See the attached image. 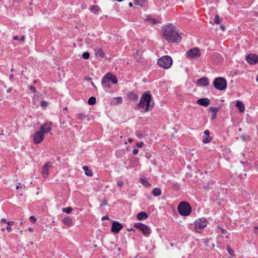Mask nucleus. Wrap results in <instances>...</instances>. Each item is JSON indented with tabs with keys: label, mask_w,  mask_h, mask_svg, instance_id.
Returning <instances> with one entry per match:
<instances>
[{
	"label": "nucleus",
	"mask_w": 258,
	"mask_h": 258,
	"mask_svg": "<svg viewBox=\"0 0 258 258\" xmlns=\"http://www.w3.org/2000/svg\"><path fill=\"white\" fill-rule=\"evenodd\" d=\"M163 38L169 42L178 43L181 40V37L177 32L175 27L169 24L162 28Z\"/></svg>",
	"instance_id": "1"
},
{
	"label": "nucleus",
	"mask_w": 258,
	"mask_h": 258,
	"mask_svg": "<svg viewBox=\"0 0 258 258\" xmlns=\"http://www.w3.org/2000/svg\"><path fill=\"white\" fill-rule=\"evenodd\" d=\"M90 10L93 13L96 14L100 10V9L98 6H94L90 8Z\"/></svg>",
	"instance_id": "28"
},
{
	"label": "nucleus",
	"mask_w": 258,
	"mask_h": 258,
	"mask_svg": "<svg viewBox=\"0 0 258 258\" xmlns=\"http://www.w3.org/2000/svg\"><path fill=\"white\" fill-rule=\"evenodd\" d=\"M219 229L220 230L221 232L222 233L224 234V233L227 232L226 230L225 229H224V228H221V227H219Z\"/></svg>",
	"instance_id": "45"
},
{
	"label": "nucleus",
	"mask_w": 258,
	"mask_h": 258,
	"mask_svg": "<svg viewBox=\"0 0 258 258\" xmlns=\"http://www.w3.org/2000/svg\"><path fill=\"white\" fill-rule=\"evenodd\" d=\"M140 182L146 186H150L151 185L150 183L145 178H140Z\"/></svg>",
	"instance_id": "27"
},
{
	"label": "nucleus",
	"mask_w": 258,
	"mask_h": 258,
	"mask_svg": "<svg viewBox=\"0 0 258 258\" xmlns=\"http://www.w3.org/2000/svg\"><path fill=\"white\" fill-rule=\"evenodd\" d=\"M209 110L211 111L214 112V113H217V112L219 111V108L216 107H210L209 108Z\"/></svg>",
	"instance_id": "36"
},
{
	"label": "nucleus",
	"mask_w": 258,
	"mask_h": 258,
	"mask_svg": "<svg viewBox=\"0 0 258 258\" xmlns=\"http://www.w3.org/2000/svg\"><path fill=\"white\" fill-rule=\"evenodd\" d=\"M246 173H245L243 176L240 174V175H239V177L240 178H243V176H246Z\"/></svg>",
	"instance_id": "58"
},
{
	"label": "nucleus",
	"mask_w": 258,
	"mask_h": 258,
	"mask_svg": "<svg viewBox=\"0 0 258 258\" xmlns=\"http://www.w3.org/2000/svg\"><path fill=\"white\" fill-rule=\"evenodd\" d=\"M222 19H220L218 15H216L214 19V23L217 24H219Z\"/></svg>",
	"instance_id": "33"
},
{
	"label": "nucleus",
	"mask_w": 258,
	"mask_h": 258,
	"mask_svg": "<svg viewBox=\"0 0 258 258\" xmlns=\"http://www.w3.org/2000/svg\"><path fill=\"white\" fill-rule=\"evenodd\" d=\"M144 145V143L143 142H140L137 143V146L138 148H142Z\"/></svg>",
	"instance_id": "41"
},
{
	"label": "nucleus",
	"mask_w": 258,
	"mask_h": 258,
	"mask_svg": "<svg viewBox=\"0 0 258 258\" xmlns=\"http://www.w3.org/2000/svg\"><path fill=\"white\" fill-rule=\"evenodd\" d=\"M107 75H109V76H108V80L109 81H111L114 84H115L117 83V79L115 76L112 75L110 73H107Z\"/></svg>",
	"instance_id": "23"
},
{
	"label": "nucleus",
	"mask_w": 258,
	"mask_h": 258,
	"mask_svg": "<svg viewBox=\"0 0 258 258\" xmlns=\"http://www.w3.org/2000/svg\"><path fill=\"white\" fill-rule=\"evenodd\" d=\"M204 134L205 135H206V136H208L210 134V131L209 130H206L205 132H204Z\"/></svg>",
	"instance_id": "48"
},
{
	"label": "nucleus",
	"mask_w": 258,
	"mask_h": 258,
	"mask_svg": "<svg viewBox=\"0 0 258 258\" xmlns=\"http://www.w3.org/2000/svg\"><path fill=\"white\" fill-rule=\"evenodd\" d=\"M198 84L202 86H207L209 85V80L207 78L204 77L198 80Z\"/></svg>",
	"instance_id": "15"
},
{
	"label": "nucleus",
	"mask_w": 258,
	"mask_h": 258,
	"mask_svg": "<svg viewBox=\"0 0 258 258\" xmlns=\"http://www.w3.org/2000/svg\"><path fill=\"white\" fill-rule=\"evenodd\" d=\"M13 78L14 75L13 74L10 75V76H9L10 80H13Z\"/></svg>",
	"instance_id": "54"
},
{
	"label": "nucleus",
	"mask_w": 258,
	"mask_h": 258,
	"mask_svg": "<svg viewBox=\"0 0 258 258\" xmlns=\"http://www.w3.org/2000/svg\"><path fill=\"white\" fill-rule=\"evenodd\" d=\"M236 106L240 112H243L245 110L244 105L241 101L238 100L237 101Z\"/></svg>",
	"instance_id": "18"
},
{
	"label": "nucleus",
	"mask_w": 258,
	"mask_h": 258,
	"mask_svg": "<svg viewBox=\"0 0 258 258\" xmlns=\"http://www.w3.org/2000/svg\"><path fill=\"white\" fill-rule=\"evenodd\" d=\"M226 249L229 252V253L232 256L234 255V251L233 250L230 248V246L229 245H227L226 246Z\"/></svg>",
	"instance_id": "35"
},
{
	"label": "nucleus",
	"mask_w": 258,
	"mask_h": 258,
	"mask_svg": "<svg viewBox=\"0 0 258 258\" xmlns=\"http://www.w3.org/2000/svg\"><path fill=\"white\" fill-rule=\"evenodd\" d=\"M91 84L92 85V86H93L95 88H96V86L94 85V84L93 83V82H91Z\"/></svg>",
	"instance_id": "59"
},
{
	"label": "nucleus",
	"mask_w": 258,
	"mask_h": 258,
	"mask_svg": "<svg viewBox=\"0 0 258 258\" xmlns=\"http://www.w3.org/2000/svg\"><path fill=\"white\" fill-rule=\"evenodd\" d=\"M8 226L6 227V229L9 232H10L12 231V228L11 226L14 224L13 221H9L7 222Z\"/></svg>",
	"instance_id": "32"
},
{
	"label": "nucleus",
	"mask_w": 258,
	"mask_h": 258,
	"mask_svg": "<svg viewBox=\"0 0 258 258\" xmlns=\"http://www.w3.org/2000/svg\"><path fill=\"white\" fill-rule=\"evenodd\" d=\"M123 184V183L122 181H118L117 182V185H118V186H120V187L122 186Z\"/></svg>",
	"instance_id": "49"
},
{
	"label": "nucleus",
	"mask_w": 258,
	"mask_h": 258,
	"mask_svg": "<svg viewBox=\"0 0 258 258\" xmlns=\"http://www.w3.org/2000/svg\"><path fill=\"white\" fill-rule=\"evenodd\" d=\"M152 96L149 92H146L141 96L140 102L138 105L139 108L145 107V112H147L153 109L154 103L152 101Z\"/></svg>",
	"instance_id": "2"
},
{
	"label": "nucleus",
	"mask_w": 258,
	"mask_h": 258,
	"mask_svg": "<svg viewBox=\"0 0 258 258\" xmlns=\"http://www.w3.org/2000/svg\"><path fill=\"white\" fill-rule=\"evenodd\" d=\"M28 230H29L30 231H31H31H33V228H31V227H30V228H28Z\"/></svg>",
	"instance_id": "62"
},
{
	"label": "nucleus",
	"mask_w": 258,
	"mask_h": 258,
	"mask_svg": "<svg viewBox=\"0 0 258 258\" xmlns=\"http://www.w3.org/2000/svg\"><path fill=\"white\" fill-rule=\"evenodd\" d=\"M128 142H130V143H131V142H133V140L131 138H129L128 139Z\"/></svg>",
	"instance_id": "60"
},
{
	"label": "nucleus",
	"mask_w": 258,
	"mask_h": 258,
	"mask_svg": "<svg viewBox=\"0 0 258 258\" xmlns=\"http://www.w3.org/2000/svg\"><path fill=\"white\" fill-rule=\"evenodd\" d=\"M82 57L84 59H88L90 57V53L88 52H85L83 53Z\"/></svg>",
	"instance_id": "37"
},
{
	"label": "nucleus",
	"mask_w": 258,
	"mask_h": 258,
	"mask_svg": "<svg viewBox=\"0 0 258 258\" xmlns=\"http://www.w3.org/2000/svg\"><path fill=\"white\" fill-rule=\"evenodd\" d=\"M248 137V136L246 135H243L241 136V138H242V140L244 141H246L247 140Z\"/></svg>",
	"instance_id": "43"
},
{
	"label": "nucleus",
	"mask_w": 258,
	"mask_h": 258,
	"mask_svg": "<svg viewBox=\"0 0 258 258\" xmlns=\"http://www.w3.org/2000/svg\"><path fill=\"white\" fill-rule=\"evenodd\" d=\"M1 221L2 222H6V223H7L8 222L7 221L6 219L5 218H3L1 219Z\"/></svg>",
	"instance_id": "57"
},
{
	"label": "nucleus",
	"mask_w": 258,
	"mask_h": 258,
	"mask_svg": "<svg viewBox=\"0 0 258 258\" xmlns=\"http://www.w3.org/2000/svg\"><path fill=\"white\" fill-rule=\"evenodd\" d=\"M19 188H20V186H19V185L16 186V188L17 189H18Z\"/></svg>",
	"instance_id": "63"
},
{
	"label": "nucleus",
	"mask_w": 258,
	"mask_h": 258,
	"mask_svg": "<svg viewBox=\"0 0 258 258\" xmlns=\"http://www.w3.org/2000/svg\"><path fill=\"white\" fill-rule=\"evenodd\" d=\"M177 210L180 215L187 216L191 213V207L187 202L182 201L178 204Z\"/></svg>",
	"instance_id": "3"
},
{
	"label": "nucleus",
	"mask_w": 258,
	"mask_h": 258,
	"mask_svg": "<svg viewBox=\"0 0 258 258\" xmlns=\"http://www.w3.org/2000/svg\"><path fill=\"white\" fill-rule=\"evenodd\" d=\"M51 122H46L40 126L39 131L44 135L45 134L48 133L51 131Z\"/></svg>",
	"instance_id": "9"
},
{
	"label": "nucleus",
	"mask_w": 258,
	"mask_h": 258,
	"mask_svg": "<svg viewBox=\"0 0 258 258\" xmlns=\"http://www.w3.org/2000/svg\"><path fill=\"white\" fill-rule=\"evenodd\" d=\"M148 217V214L144 212H141L137 214V218L139 220L146 219Z\"/></svg>",
	"instance_id": "19"
},
{
	"label": "nucleus",
	"mask_w": 258,
	"mask_h": 258,
	"mask_svg": "<svg viewBox=\"0 0 258 258\" xmlns=\"http://www.w3.org/2000/svg\"><path fill=\"white\" fill-rule=\"evenodd\" d=\"M205 243L207 246L210 247V248H213L215 246V244L214 241L212 238H209L205 242Z\"/></svg>",
	"instance_id": "21"
},
{
	"label": "nucleus",
	"mask_w": 258,
	"mask_h": 258,
	"mask_svg": "<svg viewBox=\"0 0 258 258\" xmlns=\"http://www.w3.org/2000/svg\"><path fill=\"white\" fill-rule=\"evenodd\" d=\"M214 86L218 90H224L227 87V81L222 77H218L216 78L214 81Z\"/></svg>",
	"instance_id": "5"
},
{
	"label": "nucleus",
	"mask_w": 258,
	"mask_h": 258,
	"mask_svg": "<svg viewBox=\"0 0 258 258\" xmlns=\"http://www.w3.org/2000/svg\"><path fill=\"white\" fill-rule=\"evenodd\" d=\"M107 204V201L106 200H103L101 203V206H104Z\"/></svg>",
	"instance_id": "42"
},
{
	"label": "nucleus",
	"mask_w": 258,
	"mask_h": 258,
	"mask_svg": "<svg viewBox=\"0 0 258 258\" xmlns=\"http://www.w3.org/2000/svg\"><path fill=\"white\" fill-rule=\"evenodd\" d=\"M197 103L201 106H208L210 104V100L207 98H201L197 100Z\"/></svg>",
	"instance_id": "14"
},
{
	"label": "nucleus",
	"mask_w": 258,
	"mask_h": 258,
	"mask_svg": "<svg viewBox=\"0 0 258 258\" xmlns=\"http://www.w3.org/2000/svg\"><path fill=\"white\" fill-rule=\"evenodd\" d=\"M96 98L95 97H91L88 101V103L89 105H94L96 103Z\"/></svg>",
	"instance_id": "30"
},
{
	"label": "nucleus",
	"mask_w": 258,
	"mask_h": 258,
	"mask_svg": "<svg viewBox=\"0 0 258 258\" xmlns=\"http://www.w3.org/2000/svg\"><path fill=\"white\" fill-rule=\"evenodd\" d=\"M29 219L33 222L35 223L36 221V218L34 216H31Z\"/></svg>",
	"instance_id": "40"
},
{
	"label": "nucleus",
	"mask_w": 258,
	"mask_h": 258,
	"mask_svg": "<svg viewBox=\"0 0 258 258\" xmlns=\"http://www.w3.org/2000/svg\"><path fill=\"white\" fill-rule=\"evenodd\" d=\"M47 105H48L47 102H46L45 101H41V107H46Z\"/></svg>",
	"instance_id": "39"
},
{
	"label": "nucleus",
	"mask_w": 258,
	"mask_h": 258,
	"mask_svg": "<svg viewBox=\"0 0 258 258\" xmlns=\"http://www.w3.org/2000/svg\"><path fill=\"white\" fill-rule=\"evenodd\" d=\"M188 57L190 58H197L201 56L200 49L196 47L190 49L187 52Z\"/></svg>",
	"instance_id": "8"
},
{
	"label": "nucleus",
	"mask_w": 258,
	"mask_h": 258,
	"mask_svg": "<svg viewBox=\"0 0 258 258\" xmlns=\"http://www.w3.org/2000/svg\"><path fill=\"white\" fill-rule=\"evenodd\" d=\"M138 150L136 149H135L133 150V154L134 155H137L138 153Z\"/></svg>",
	"instance_id": "47"
},
{
	"label": "nucleus",
	"mask_w": 258,
	"mask_h": 258,
	"mask_svg": "<svg viewBox=\"0 0 258 258\" xmlns=\"http://www.w3.org/2000/svg\"><path fill=\"white\" fill-rule=\"evenodd\" d=\"M158 64L164 69H169L172 64V58L168 55L163 56L158 59Z\"/></svg>",
	"instance_id": "4"
},
{
	"label": "nucleus",
	"mask_w": 258,
	"mask_h": 258,
	"mask_svg": "<svg viewBox=\"0 0 258 258\" xmlns=\"http://www.w3.org/2000/svg\"><path fill=\"white\" fill-rule=\"evenodd\" d=\"M72 208L71 207H70L66 208H63L62 212H65L67 214H70L72 212Z\"/></svg>",
	"instance_id": "34"
},
{
	"label": "nucleus",
	"mask_w": 258,
	"mask_h": 258,
	"mask_svg": "<svg viewBox=\"0 0 258 258\" xmlns=\"http://www.w3.org/2000/svg\"><path fill=\"white\" fill-rule=\"evenodd\" d=\"M203 138V142L205 144L209 143L212 141V138L209 136L204 137Z\"/></svg>",
	"instance_id": "31"
},
{
	"label": "nucleus",
	"mask_w": 258,
	"mask_h": 258,
	"mask_svg": "<svg viewBox=\"0 0 258 258\" xmlns=\"http://www.w3.org/2000/svg\"><path fill=\"white\" fill-rule=\"evenodd\" d=\"M108 76L109 75H107V74L103 77L102 80V85L104 87H109L110 86V84L109 83L108 80Z\"/></svg>",
	"instance_id": "16"
},
{
	"label": "nucleus",
	"mask_w": 258,
	"mask_h": 258,
	"mask_svg": "<svg viewBox=\"0 0 258 258\" xmlns=\"http://www.w3.org/2000/svg\"><path fill=\"white\" fill-rule=\"evenodd\" d=\"M86 117V115H85V114L84 113H79L78 116V117L80 119H83L85 118Z\"/></svg>",
	"instance_id": "38"
},
{
	"label": "nucleus",
	"mask_w": 258,
	"mask_h": 258,
	"mask_svg": "<svg viewBox=\"0 0 258 258\" xmlns=\"http://www.w3.org/2000/svg\"><path fill=\"white\" fill-rule=\"evenodd\" d=\"M52 167L50 162L48 161L42 167V174L45 178H47L49 175V168Z\"/></svg>",
	"instance_id": "10"
},
{
	"label": "nucleus",
	"mask_w": 258,
	"mask_h": 258,
	"mask_svg": "<svg viewBox=\"0 0 258 258\" xmlns=\"http://www.w3.org/2000/svg\"><path fill=\"white\" fill-rule=\"evenodd\" d=\"M207 223L205 218H201L196 220L195 222L196 231L199 233L201 232L203 228L207 226Z\"/></svg>",
	"instance_id": "6"
},
{
	"label": "nucleus",
	"mask_w": 258,
	"mask_h": 258,
	"mask_svg": "<svg viewBox=\"0 0 258 258\" xmlns=\"http://www.w3.org/2000/svg\"><path fill=\"white\" fill-rule=\"evenodd\" d=\"M25 39V36H22L21 37L20 39V40L21 41H24Z\"/></svg>",
	"instance_id": "52"
},
{
	"label": "nucleus",
	"mask_w": 258,
	"mask_h": 258,
	"mask_svg": "<svg viewBox=\"0 0 258 258\" xmlns=\"http://www.w3.org/2000/svg\"><path fill=\"white\" fill-rule=\"evenodd\" d=\"M256 82H258V76H257V77H256Z\"/></svg>",
	"instance_id": "64"
},
{
	"label": "nucleus",
	"mask_w": 258,
	"mask_h": 258,
	"mask_svg": "<svg viewBox=\"0 0 258 258\" xmlns=\"http://www.w3.org/2000/svg\"><path fill=\"white\" fill-rule=\"evenodd\" d=\"M11 91H12V88H10L8 89L7 90V92L8 93L11 92Z\"/></svg>",
	"instance_id": "55"
},
{
	"label": "nucleus",
	"mask_w": 258,
	"mask_h": 258,
	"mask_svg": "<svg viewBox=\"0 0 258 258\" xmlns=\"http://www.w3.org/2000/svg\"><path fill=\"white\" fill-rule=\"evenodd\" d=\"M217 113H214L212 116L211 119H214L216 117Z\"/></svg>",
	"instance_id": "53"
},
{
	"label": "nucleus",
	"mask_w": 258,
	"mask_h": 258,
	"mask_svg": "<svg viewBox=\"0 0 258 258\" xmlns=\"http://www.w3.org/2000/svg\"><path fill=\"white\" fill-rule=\"evenodd\" d=\"M102 220H109V217L108 216H103L102 218Z\"/></svg>",
	"instance_id": "50"
},
{
	"label": "nucleus",
	"mask_w": 258,
	"mask_h": 258,
	"mask_svg": "<svg viewBox=\"0 0 258 258\" xmlns=\"http://www.w3.org/2000/svg\"><path fill=\"white\" fill-rule=\"evenodd\" d=\"M95 52L96 55H98L101 57H105V53L104 52L103 49L100 47H96L95 48Z\"/></svg>",
	"instance_id": "20"
},
{
	"label": "nucleus",
	"mask_w": 258,
	"mask_h": 258,
	"mask_svg": "<svg viewBox=\"0 0 258 258\" xmlns=\"http://www.w3.org/2000/svg\"><path fill=\"white\" fill-rule=\"evenodd\" d=\"M62 222L67 226H71L73 224V220L70 217H67L63 219Z\"/></svg>",
	"instance_id": "22"
},
{
	"label": "nucleus",
	"mask_w": 258,
	"mask_h": 258,
	"mask_svg": "<svg viewBox=\"0 0 258 258\" xmlns=\"http://www.w3.org/2000/svg\"><path fill=\"white\" fill-rule=\"evenodd\" d=\"M220 28L221 29L222 31H225V26L224 25H221L220 26Z\"/></svg>",
	"instance_id": "51"
},
{
	"label": "nucleus",
	"mask_w": 258,
	"mask_h": 258,
	"mask_svg": "<svg viewBox=\"0 0 258 258\" xmlns=\"http://www.w3.org/2000/svg\"><path fill=\"white\" fill-rule=\"evenodd\" d=\"M128 6L130 7H132L133 6V4L132 2H130L129 4H128Z\"/></svg>",
	"instance_id": "61"
},
{
	"label": "nucleus",
	"mask_w": 258,
	"mask_h": 258,
	"mask_svg": "<svg viewBox=\"0 0 258 258\" xmlns=\"http://www.w3.org/2000/svg\"><path fill=\"white\" fill-rule=\"evenodd\" d=\"M122 225L120 223L118 222L114 221L112 224L111 230L114 233H118L122 229Z\"/></svg>",
	"instance_id": "13"
},
{
	"label": "nucleus",
	"mask_w": 258,
	"mask_h": 258,
	"mask_svg": "<svg viewBox=\"0 0 258 258\" xmlns=\"http://www.w3.org/2000/svg\"><path fill=\"white\" fill-rule=\"evenodd\" d=\"M135 227L139 228L145 236H148L150 234L149 227L143 223H138L135 224Z\"/></svg>",
	"instance_id": "7"
},
{
	"label": "nucleus",
	"mask_w": 258,
	"mask_h": 258,
	"mask_svg": "<svg viewBox=\"0 0 258 258\" xmlns=\"http://www.w3.org/2000/svg\"><path fill=\"white\" fill-rule=\"evenodd\" d=\"M19 39L18 38V36H15L14 37H13V39L15 40H17Z\"/></svg>",
	"instance_id": "56"
},
{
	"label": "nucleus",
	"mask_w": 258,
	"mask_h": 258,
	"mask_svg": "<svg viewBox=\"0 0 258 258\" xmlns=\"http://www.w3.org/2000/svg\"><path fill=\"white\" fill-rule=\"evenodd\" d=\"M83 169L85 171V174L88 176H92L93 175L92 172L89 170L88 167L87 166H84Z\"/></svg>",
	"instance_id": "25"
},
{
	"label": "nucleus",
	"mask_w": 258,
	"mask_h": 258,
	"mask_svg": "<svg viewBox=\"0 0 258 258\" xmlns=\"http://www.w3.org/2000/svg\"><path fill=\"white\" fill-rule=\"evenodd\" d=\"M150 20L151 21V23L152 24H156L157 22V21L154 19H151Z\"/></svg>",
	"instance_id": "46"
},
{
	"label": "nucleus",
	"mask_w": 258,
	"mask_h": 258,
	"mask_svg": "<svg viewBox=\"0 0 258 258\" xmlns=\"http://www.w3.org/2000/svg\"><path fill=\"white\" fill-rule=\"evenodd\" d=\"M44 139V135L39 131L35 133L34 135L33 142L35 144H38L40 143Z\"/></svg>",
	"instance_id": "12"
},
{
	"label": "nucleus",
	"mask_w": 258,
	"mask_h": 258,
	"mask_svg": "<svg viewBox=\"0 0 258 258\" xmlns=\"http://www.w3.org/2000/svg\"><path fill=\"white\" fill-rule=\"evenodd\" d=\"M127 96L130 100L136 101L138 98V96L133 92L128 93Z\"/></svg>",
	"instance_id": "24"
},
{
	"label": "nucleus",
	"mask_w": 258,
	"mask_h": 258,
	"mask_svg": "<svg viewBox=\"0 0 258 258\" xmlns=\"http://www.w3.org/2000/svg\"><path fill=\"white\" fill-rule=\"evenodd\" d=\"M146 2V0H134V4L140 6H143L144 4Z\"/></svg>",
	"instance_id": "29"
},
{
	"label": "nucleus",
	"mask_w": 258,
	"mask_h": 258,
	"mask_svg": "<svg viewBox=\"0 0 258 258\" xmlns=\"http://www.w3.org/2000/svg\"><path fill=\"white\" fill-rule=\"evenodd\" d=\"M122 101V98L121 97H116L113 98L111 100V104L112 105H117L120 104Z\"/></svg>",
	"instance_id": "17"
},
{
	"label": "nucleus",
	"mask_w": 258,
	"mask_h": 258,
	"mask_svg": "<svg viewBox=\"0 0 258 258\" xmlns=\"http://www.w3.org/2000/svg\"><path fill=\"white\" fill-rule=\"evenodd\" d=\"M246 61L250 64H255L258 61V56L255 54H249L246 57Z\"/></svg>",
	"instance_id": "11"
},
{
	"label": "nucleus",
	"mask_w": 258,
	"mask_h": 258,
	"mask_svg": "<svg viewBox=\"0 0 258 258\" xmlns=\"http://www.w3.org/2000/svg\"><path fill=\"white\" fill-rule=\"evenodd\" d=\"M29 89L30 90V91L32 92H35V89L34 88V87L33 86H31L29 87Z\"/></svg>",
	"instance_id": "44"
},
{
	"label": "nucleus",
	"mask_w": 258,
	"mask_h": 258,
	"mask_svg": "<svg viewBox=\"0 0 258 258\" xmlns=\"http://www.w3.org/2000/svg\"><path fill=\"white\" fill-rule=\"evenodd\" d=\"M152 193L154 196L157 197L160 196L161 194V191L160 188L156 187L153 189Z\"/></svg>",
	"instance_id": "26"
}]
</instances>
